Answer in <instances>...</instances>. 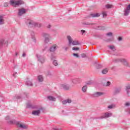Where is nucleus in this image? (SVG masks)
<instances>
[{
	"mask_svg": "<svg viewBox=\"0 0 130 130\" xmlns=\"http://www.w3.org/2000/svg\"><path fill=\"white\" fill-rule=\"evenodd\" d=\"M115 107V106L114 105H111L108 107V108H109L110 109H111L112 108H114Z\"/></svg>",
	"mask_w": 130,
	"mask_h": 130,
	"instance_id": "c85d7f7f",
	"label": "nucleus"
},
{
	"mask_svg": "<svg viewBox=\"0 0 130 130\" xmlns=\"http://www.w3.org/2000/svg\"><path fill=\"white\" fill-rule=\"evenodd\" d=\"M103 16L104 18H106V17L107 16V13L106 12H103Z\"/></svg>",
	"mask_w": 130,
	"mask_h": 130,
	"instance_id": "c756f323",
	"label": "nucleus"
},
{
	"mask_svg": "<svg viewBox=\"0 0 130 130\" xmlns=\"http://www.w3.org/2000/svg\"><path fill=\"white\" fill-rule=\"evenodd\" d=\"M27 85H28V86H33V84L32 83V82L31 81H28L27 82Z\"/></svg>",
	"mask_w": 130,
	"mask_h": 130,
	"instance_id": "473e14b6",
	"label": "nucleus"
},
{
	"mask_svg": "<svg viewBox=\"0 0 130 130\" xmlns=\"http://www.w3.org/2000/svg\"><path fill=\"white\" fill-rule=\"evenodd\" d=\"M21 99V96H17V99Z\"/></svg>",
	"mask_w": 130,
	"mask_h": 130,
	"instance_id": "09e8293b",
	"label": "nucleus"
},
{
	"mask_svg": "<svg viewBox=\"0 0 130 130\" xmlns=\"http://www.w3.org/2000/svg\"><path fill=\"white\" fill-rule=\"evenodd\" d=\"M81 56H82V57H86V54H82Z\"/></svg>",
	"mask_w": 130,
	"mask_h": 130,
	"instance_id": "a19ab883",
	"label": "nucleus"
},
{
	"mask_svg": "<svg viewBox=\"0 0 130 130\" xmlns=\"http://www.w3.org/2000/svg\"><path fill=\"white\" fill-rule=\"evenodd\" d=\"M66 50H67V48H66Z\"/></svg>",
	"mask_w": 130,
	"mask_h": 130,
	"instance_id": "6e6d98bb",
	"label": "nucleus"
},
{
	"mask_svg": "<svg viewBox=\"0 0 130 130\" xmlns=\"http://www.w3.org/2000/svg\"><path fill=\"white\" fill-rule=\"evenodd\" d=\"M40 114V110H34L32 111V115H38L39 116V115Z\"/></svg>",
	"mask_w": 130,
	"mask_h": 130,
	"instance_id": "2eb2a0df",
	"label": "nucleus"
},
{
	"mask_svg": "<svg viewBox=\"0 0 130 130\" xmlns=\"http://www.w3.org/2000/svg\"><path fill=\"white\" fill-rule=\"evenodd\" d=\"M9 4L11 6H12V7L16 8L19 7V6H21V5H23L24 2L22 0H10Z\"/></svg>",
	"mask_w": 130,
	"mask_h": 130,
	"instance_id": "f257e3e1",
	"label": "nucleus"
},
{
	"mask_svg": "<svg viewBox=\"0 0 130 130\" xmlns=\"http://www.w3.org/2000/svg\"><path fill=\"white\" fill-rule=\"evenodd\" d=\"M72 102V100L70 99L66 100L62 102V104H67V103H71Z\"/></svg>",
	"mask_w": 130,
	"mask_h": 130,
	"instance_id": "a211bd4d",
	"label": "nucleus"
},
{
	"mask_svg": "<svg viewBox=\"0 0 130 130\" xmlns=\"http://www.w3.org/2000/svg\"><path fill=\"white\" fill-rule=\"evenodd\" d=\"M58 48V46L56 45V44L53 45L50 48V52H54L56 49Z\"/></svg>",
	"mask_w": 130,
	"mask_h": 130,
	"instance_id": "1a4fd4ad",
	"label": "nucleus"
},
{
	"mask_svg": "<svg viewBox=\"0 0 130 130\" xmlns=\"http://www.w3.org/2000/svg\"><path fill=\"white\" fill-rule=\"evenodd\" d=\"M119 61L123 63L124 66H127V61H126V60L124 59H117L115 60V62H118Z\"/></svg>",
	"mask_w": 130,
	"mask_h": 130,
	"instance_id": "6e6552de",
	"label": "nucleus"
},
{
	"mask_svg": "<svg viewBox=\"0 0 130 130\" xmlns=\"http://www.w3.org/2000/svg\"><path fill=\"white\" fill-rule=\"evenodd\" d=\"M27 12V10L22 8L21 9H19L18 16H22L23 14H25Z\"/></svg>",
	"mask_w": 130,
	"mask_h": 130,
	"instance_id": "9b49d317",
	"label": "nucleus"
},
{
	"mask_svg": "<svg viewBox=\"0 0 130 130\" xmlns=\"http://www.w3.org/2000/svg\"><path fill=\"white\" fill-rule=\"evenodd\" d=\"M22 56H23V57L26 56V53H23V54H22Z\"/></svg>",
	"mask_w": 130,
	"mask_h": 130,
	"instance_id": "c03bdc74",
	"label": "nucleus"
},
{
	"mask_svg": "<svg viewBox=\"0 0 130 130\" xmlns=\"http://www.w3.org/2000/svg\"><path fill=\"white\" fill-rule=\"evenodd\" d=\"M53 64H54V66H55V67H57V66H58V63L57 62V60H54L53 61Z\"/></svg>",
	"mask_w": 130,
	"mask_h": 130,
	"instance_id": "a878e982",
	"label": "nucleus"
},
{
	"mask_svg": "<svg viewBox=\"0 0 130 130\" xmlns=\"http://www.w3.org/2000/svg\"><path fill=\"white\" fill-rule=\"evenodd\" d=\"M51 59H53V58H52V57H51Z\"/></svg>",
	"mask_w": 130,
	"mask_h": 130,
	"instance_id": "603ef678",
	"label": "nucleus"
},
{
	"mask_svg": "<svg viewBox=\"0 0 130 130\" xmlns=\"http://www.w3.org/2000/svg\"><path fill=\"white\" fill-rule=\"evenodd\" d=\"M102 95H104V93L98 92L92 94V96L93 97H100V96H102Z\"/></svg>",
	"mask_w": 130,
	"mask_h": 130,
	"instance_id": "4468645a",
	"label": "nucleus"
},
{
	"mask_svg": "<svg viewBox=\"0 0 130 130\" xmlns=\"http://www.w3.org/2000/svg\"><path fill=\"white\" fill-rule=\"evenodd\" d=\"M17 74V73H15V74L13 75V76H15V75Z\"/></svg>",
	"mask_w": 130,
	"mask_h": 130,
	"instance_id": "864d4df0",
	"label": "nucleus"
},
{
	"mask_svg": "<svg viewBox=\"0 0 130 130\" xmlns=\"http://www.w3.org/2000/svg\"><path fill=\"white\" fill-rule=\"evenodd\" d=\"M106 35L107 36H111V37H112L113 34L112 32H108L106 34Z\"/></svg>",
	"mask_w": 130,
	"mask_h": 130,
	"instance_id": "2f4dec72",
	"label": "nucleus"
},
{
	"mask_svg": "<svg viewBox=\"0 0 130 130\" xmlns=\"http://www.w3.org/2000/svg\"><path fill=\"white\" fill-rule=\"evenodd\" d=\"M17 54H18V53H16V55H17Z\"/></svg>",
	"mask_w": 130,
	"mask_h": 130,
	"instance_id": "5fc2aeb1",
	"label": "nucleus"
},
{
	"mask_svg": "<svg viewBox=\"0 0 130 130\" xmlns=\"http://www.w3.org/2000/svg\"><path fill=\"white\" fill-rule=\"evenodd\" d=\"M96 69H101V68H102V66L99 64H96Z\"/></svg>",
	"mask_w": 130,
	"mask_h": 130,
	"instance_id": "7c9ffc66",
	"label": "nucleus"
},
{
	"mask_svg": "<svg viewBox=\"0 0 130 130\" xmlns=\"http://www.w3.org/2000/svg\"><path fill=\"white\" fill-rule=\"evenodd\" d=\"M50 27H51V25H50V24H49V25L48 26V28H50Z\"/></svg>",
	"mask_w": 130,
	"mask_h": 130,
	"instance_id": "8fccbe9b",
	"label": "nucleus"
},
{
	"mask_svg": "<svg viewBox=\"0 0 130 130\" xmlns=\"http://www.w3.org/2000/svg\"><path fill=\"white\" fill-rule=\"evenodd\" d=\"M130 12V4L126 6V8L124 10V15L128 16Z\"/></svg>",
	"mask_w": 130,
	"mask_h": 130,
	"instance_id": "0eeeda50",
	"label": "nucleus"
},
{
	"mask_svg": "<svg viewBox=\"0 0 130 130\" xmlns=\"http://www.w3.org/2000/svg\"><path fill=\"white\" fill-rule=\"evenodd\" d=\"M48 99L50 101H55V98L51 96H48Z\"/></svg>",
	"mask_w": 130,
	"mask_h": 130,
	"instance_id": "5701e85b",
	"label": "nucleus"
},
{
	"mask_svg": "<svg viewBox=\"0 0 130 130\" xmlns=\"http://www.w3.org/2000/svg\"><path fill=\"white\" fill-rule=\"evenodd\" d=\"M62 88L64 89V90H69L70 89V87L67 85L63 84L62 85Z\"/></svg>",
	"mask_w": 130,
	"mask_h": 130,
	"instance_id": "412c9836",
	"label": "nucleus"
},
{
	"mask_svg": "<svg viewBox=\"0 0 130 130\" xmlns=\"http://www.w3.org/2000/svg\"><path fill=\"white\" fill-rule=\"evenodd\" d=\"M106 8L107 9H111V8H113V6L112 5L107 4L106 5Z\"/></svg>",
	"mask_w": 130,
	"mask_h": 130,
	"instance_id": "393cba45",
	"label": "nucleus"
},
{
	"mask_svg": "<svg viewBox=\"0 0 130 130\" xmlns=\"http://www.w3.org/2000/svg\"><path fill=\"white\" fill-rule=\"evenodd\" d=\"M112 41V40H111V39H110V40L107 41V42H109V41Z\"/></svg>",
	"mask_w": 130,
	"mask_h": 130,
	"instance_id": "3c124183",
	"label": "nucleus"
},
{
	"mask_svg": "<svg viewBox=\"0 0 130 130\" xmlns=\"http://www.w3.org/2000/svg\"><path fill=\"white\" fill-rule=\"evenodd\" d=\"M86 84H87V85H91V84H92V82L91 81H89Z\"/></svg>",
	"mask_w": 130,
	"mask_h": 130,
	"instance_id": "ea45409f",
	"label": "nucleus"
},
{
	"mask_svg": "<svg viewBox=\"0 0 130 130\" xmlns=\"http://www.w3.org/2000/svg\"><path fill=\"white\" fill-rule=\"evenodd\" d=\"M27 24H28L30 27H41V23H38L37 22H35L32 20H30V19L28 20L27 21Z\"/></svg>",
	"mask_w": 130,
	"mask_h": 130,
	"instance_id": "7ed1b4c3",
	"label": "nucleus"
},
{
	"mask_svg": "<svg viewBox=\"0 0 130 130\" xmlns=\"http://www.w3.org/2000/svg\"><path fill=\"white\" fill-rule=\"evenodd\" d=\"M126 91L127 92V94H128L130 92V85H128L126 87Z\"/></svg>",
	"mask_w": 130,
	"mask_h": 130,
	"instance_id": "b1692460",
	"label": "nucleus"
},
{
	"mask_svg": "<svg viewBox=\"0 0 130 130\" xmlns=\"http://www.w3.org/2000/svg\"><path fill=\"white\" fill-rule=\"evenodd\" d=\"M87 25H92L93 28H94V29H96V30H104V29H105L104 26H99L97 24L89 23L87 24Z\"/></svg>",
	"mask_w": 130,
	"mask_h": 130,
	"instance_id": "39448f33",
	"label": "nucleus"
},
{
	"mask_svg": "<svg viewBox=\"0 0 130 130\" xmlns=\"http://www.w3.org/2000/svg\"><path fill=\"white\" fill-rule=\"evenodd\" d=\"M73 50H75L76 51L79 50L80 49L78 47H73Z\"/></svg>",
	"mask_w": 130,
	"mask_h": 130,
	"instance_id": "72a5a7b5",
	"label": "nucleus"
},
{
	"mask_svg": "<svg viewBox=\"0 0 130 130\" xmlns=\"http://www.w3.org/2000/svg\"><path fill=\"white\" fill-rule=\"evenodd\" d=\"M72 82L73 84H74V85H76V84H79V83H81L82 81L81 80V79H80V78H75L72 79Z\"/></svg>",
	"mask_w": 130,
	"mask_h": 130,
	"instance_id": "9d476101",
	"label": "nucleus"
},
{
	"mask_svg": "<svg viewBox=\"0 0 130 130\" xmlns=\"http://www.w3.org/2000/svg\"><path fill=\"white\" fill-rule=\"evenodd\" d=\"M5 22V20H4V16H0V25H3Z\"/></svg>",
	"mask_w": 130,
	"mask_h": 130,
	"instance_id": "6ab92c4d",
	"label": "nucleus"
},
{
	"mask_svg": "<svg viewBox=\"0 0 130 130\" xmlns=\"http://www.w3.org/2000/svg\"><path fill=\"white\" fill-rule=\"evenodd\" d=\"M38 79L39 82H43V76H42V75L38 76Z\"/></svg>",
	"mask_w": 130,
	"mask_h": 130,
	"instance_id": "aec40b11",
	"label": "nucleus"
},
{
	"mask_svg": "<svg viewBox=\"0 0 130 130\" xmlns=\"http://www.w3.org/2000/svg\"><path fill=\"white\" fill-rule=\"evenodd\" d=\"M109 85H110V82L108 81V82H107V86H109Z\"/></svg>",
	"mask_w": 130,
	"mask_h": 130,
	"instance_id": "37998d69",
	"label": "nucleus"
},
{
	"mask_svg": "<svg viewBox=\"0 0 130 130\" xmlns=\"http://www.w3.org/2000/svg\"><path fill=\"white\" fill-rule=\"evenodd\" d=\"M43 37L45 39V43H48V42H49V38H50V36L48 35V34H43Z\"/></svg>",
	"mask_w": 130,
	"mask_h": 130,
	"instance_id": "423d86ee",
	"label": "nucleus"
},
{
	"mask_svg": "<svg viewBox=\"0 0 130 130\" xmlns=\"http://www.w3.org/2000/svg\"><path fill=\"white\" fill-rule=\"evenodd\" d=\"M6 120H8V119H10V116H7L6 117Z\"/></svg>",
	"mask_w": 130,
	"mask_h": 130,
	"instance_id": "79ce46f5",
	"label": "nucleus"
},
{
	"mask_svg": "<svg viewBox=\"0 0 130 130\" xmlns=\"http://www.w3.org/2000/svg\"><path fill=\"white\" fill-rule=\"evenodd\" d=\"M8 122L10 124H15V123H16V124H17L18 125V126H19L21 128H23L24 129L28 128V125H27L26 124H21V123L20 124L18 122H16V121H15L14 120H11Z\"/></svg>",
	"mask_w": 130,
	"mask_h": 130,
	"instance_id": "f03ea898",
	"label": "nucleus"
},
{
	"mask_svg": "<svg viewBox=\"0 0 130 130\" xmlns=\"http://www.w3.org/2000/svg\"><path fill=\"white\" fill-rule=\"evenodd\" d=\"M102 73L104 75L107 74V73H108V69L105 68V69L103 70Z\"/></svg>",
	"mask_w": 130,
	"mask_h": 130,
	"instance_id": "4be33fe9",
	"label": "nucleus"
},
{
	"mask_svg": "<svg viewBox=\"0 0 130 130\" xmlns=\"http://www.w3.org/2000/svg\"><path fill=\"white\" fill-rule=\"evenodd\" d=\"M121 39H122L121 37H119V38H118L119 41H120V40H121Z\"/></svg>",
	"mask_w": 130,
	"mask_h": 130,
	"instance_id": "49530a36",
	"label": "nucleus"
},
{
	"mask_svg": "<svg viewBox=\"0 0 130 130\" xmlns=\"http://www.w3.org/2000/svg\"><path fill=\"white\" fill-rule=\"evenodd\" d=\"M67 39L69 42V45H71V44H72V45H78V44H79V42L78 41H73V39H72V37L70 36H67Z\"/></svg>",
	"mask_w": 130,
	"mask_h": 130,
	"instance_id": "20e7f679",
	"label": "nucleus"
},
{
	"mask_svg": "<svg viewBox=\"0 0 130 130\" xmlns=\"http://www.w3.org/2000/svg\"><path fill=\"white\" fill-rule=\"evenodd\" d=\"M73 55H74V56H76V57H79V54H78L74 53V54H73Z\"/></svg>",
	"mask_w": 130,
	"mask_h": 130,
	"instance_id": "4c0bfd02",
	"label": "nucleus"
},
{
	"mask_svg": "<svg viewBox=\"0 0 130 130\" xmlns=\"http://www.w3.org/2000/svg\"><path fill=\"white\" fill-rule=\"evenodd\" d=\"M4 42L5 40L4 39H2L0 41V47H1V46L4 45Z\"/></svg>",
	"mask_w": 130,
	"mask_h": 130,
	"instance_id": "cd10ccee",
	"label": "nucleus"
},
{
	"mask_svg": "<svg viewBox=\"0 0 130 130\" xmlns=\"http://www.w3.org/2000/svg\"><path fill=\"white\" fill-rule=\"evenodd\" d=\"M125 106H130V103H126L125 104Z\"/></svg>",
	"mask_w": 130,
	"mask_h": 130,
	"instance_id": "58836bf2",
	"label": "nucleus"
},
{
	"mask_svg": "<svg viewBox=\"0 0 130 130\" xmlns=\"http://www.w3.org/2000/svg\"><path fill=\"white\" fill-rule=\"evenodd\" d=\"M34 108H36V109H38V106H36L34 107Z\"/></svg>",
	"mask_w": 130,
	"mask_h": 130,
	"instance_id": "de8ad7c7",
	"label": "nucleus"
},
{
	"mask_svg": "<svg viewBox=\"0 0 130 130\" xmlns=\"http://www.w3.org/2000/svg\"><path fill=\"white\" fill-rule=\"evenodd\" d=\"M119 92H120V89H118L116 90L115 94H117V93H119Z\"/></svg>",
	"mask_w": 130,
	"mask_h": 130,
	"instance_id": "c9c22d12",
	"label": "nucleus"
},
{
	"mask_svg": "<svg viewBox=\"0 0 130 130\" xmlns=\"http://www.w3.org/2000/svg\"><path fill=\"white\" fill-rule=\"evenodd\" d=\"M8 6H9V3H4V7H8Z\"/></svg>",
	"mask_w": 130,
	"mask_h": 130,
	"instance_id": "e433bc0d",
	"label": "nucleus"
},
{
	"mask_svg": "<svg viewBox=\"0 0 130 130\" xmlns=\"http://www.w3.org/2000/svg\"><path fill=\"white\" fill-rule=\"evenodd\" d=\"M37 57H38V59L41 63H43L44 61H45V59H44V57L41 56H39L38 54L36 55Z\"/></svg>",
	"mask_w": 130,
	"mask_h": 130,
	"instance_id": "f8f14e48",
	"label": "nucleus"
},
{
	"mask_svg": "<svg viewBox=\"0 0 130 130\" xmlns=\"http://www.w3.org/2000/svg\"><path fill=\"white\" fill-rule=\"evenodd\" d=\"M108 47L109 48V49H111V50H113V51H115V50H116L115 47L113 45L108 46Z\"/></svg>",
	"mask_w": 130,
	"mask_h": 130,
	"instance_id": "f3484780",
	"label": "nucleus"
},
{
	"mask_svg": "<svg viewBox=\"0 0 130 130\" xmlns=\"http://www.w3.org/2000/svg\"><path fill=\"white\" fill-rule=\"evenodd\" d=\"M81 32H82V33H85V32H86V31L84 30H81Z\"/></svg>",
	"mask_w": 130,
	"mask_h": 130,
	"instance_id": "a18cd8bd",
	"label": "nucleus"
},
{
	"mask_svg": "<svg viewBox=\"0 0 130 130\" xmlns=\"http://www.w3.org/2000/svg\"><path fill=\"white\" fill-rule=\"evenodd\" d=\"M83 92H86V91H87V86L85 85V86H83V87H82V89Z\"/></svg>",
	"mask_w": 130,
	"mask_h": 130,
	"instance_id": "bb28decb",
	"label": "nucleus"
},
{
	"mask_svg": "<svg viewBox=\"0 0 130 130\" xmlns=\"http://www.w3.org/2000/svg\"><path fill=\"white\" fill-rule=\"evenodd\" d=\"M112 115L111 113H106L103 114V116L101 117V118H105L106 117H110Z\"/></svg>",
	"mask_w": 130,
	"mask_h": 130,
	"instance_id": "ddd939ff",
	"label": "nucleus"
},
{
	"mask_svg": "<svg viewBox=\"0 0 130 130\" xmlns=\"http://www.w3.org/2000/svg\"><path fill=\"white\" fill-rule=\"evenodd\" d=\"M26 107L27 108H30V107H32V105L30 104H27V106H26Z\"/></svg>",
	"mask_w": 130,
	"mask_h": 130,
	"instance_id": "f704fd0d",
	"label": "nucleus"
},
{
	"mask_svg": "<svg viewBox=\"0 0 130 130\" xmlns=\"http://www.w3.org/2000/svg\"><path fill=\"white\" fill-rule=\"evenodd\" d=\"M90 17H92V18L100 17V14L99 13L91 14H90Z\"/></svg>",
	"mask_w": 130,
	"mask_h": 130,
	"instance_id": "dca6fc26",
	"label": "nucleus"
}]
</instances>
